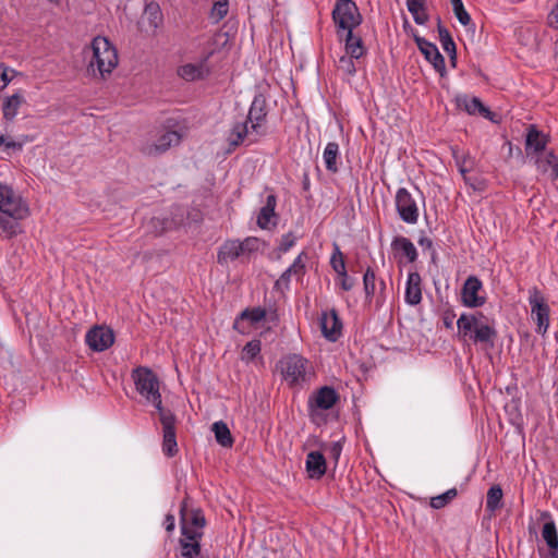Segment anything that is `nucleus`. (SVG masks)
Returning <instances> with one entry per match:
<instances>
[{"instance_id":"obj_1","label":"nucleus","mask_w":558,"mask_h":558,"mask_svg":"<svg viewBox=\"0 0 558 558\" xmlns=\"http://www.w3.org/2000/svg\"><path fill=\"white\" fill-rule=\"evenodd\" d=\"M268 109L267 97L264 93L255 94L244 120L236 121L228 134L229 151L245 143H256L260 137L266 136V122Z\"/></svg>"},{"instance_id":"obj_2","label":"nucleus","mask_w":558,"mask_h":558,"mask_svg":"<svg viewBox=\"0 0 558 558\" xmlns=\"http://www.w3.org/2000/svg\"><path fill=\"white\" fill-rule=\"evenodd\" d=\"M458 332L465 341L481 344L484 349L492 350L498 332L495 328V320L482 312L463 313L457 320Z\"/></svg>"},{"instance_id":"obj_3","label":"nucleus","mask_w":558,"mask_h":558,"mask_svg":"<svg viewBox=\"0 0 558 558\" xmlns=\"http://www.w3.org/2000/svg\"><path fill=\"white\" fill-rule=\"evenodd\" d=\"M93 59L89 61L87 72L93 76L97 74L106 78L118 65L116 47L106 38L97 36L92 41Z\"/></svg>"},{"instance_id":"obj_4","label":"nucleus","mask_w":558,"mask_h":558,"mask_svg":"<svg viewBox=\"0 0 558 558\" xmlns=\"http://www.w3.org/2000/svg\"><path fill=\"white\" fill-rule=\"evenodd\" d=\"M131 377L135 384L136 391L145 398L147 403L153 404L158 413L166 411L162 407L160 381L157 375L146 366H137L132 371Z\"/></svg>"},{"instance_id":"obj_5","label":"nucleus","mask_w":558,"mask_h":558,"mask_svg":"<svg viewBox=\"0 0 558 558\" xmlns=\"http://www.w3.org/2000/svg\"><path fill=\"white\" fill-rule=\"evenodd\" d=\"M277 367L282 379L291 388H302L308 381V361L300 354H288L283 356Z\"/></svg>"},{"instance_id":"obj_6","label":"nucleus","mask_w":558,"mask_h":558,"mask_svg":"<svg viewBox=\"0 0 558 558\" xmlns=\"http://www.w3.org/2000/svg\"><path fill=\"white\" fill-rule=\"evenodd\" d=\"M331 17L337 26L339 38H342L343 33L353 32L363 21L362 14L353 0H337Z\"/></svg>"},{"instance_id":"obj_7","label":"nucleus","mask_w":558,"mask_h":558,"mask_svg":"<svg viewBox=\"0 0 558 558\" xmlns=\"http://www.w3.org/2000/svg\"><path fill=\"white\" fill-rule=\"evenodd\" d=\"M187 500V497L184 498L180 505L181 533L183 537L195 541L203 536L201 530L205 526L206 519L202 509H189Z\"/></svg>"},{"instance_id":"obj_8","label":"nucleus","mask_w":558,"mask_h":558,"mask_svg":"<svg viewBox=\"0 0 558 558\" xmlns=\"http://www.w3.org/2000/svg\"><path fill=\"white\" fill-rule=\"evenodd\" d=\"M340 400L337 390L331 386L318 388L307 400V411L312 422L322 415L320 411L332 409Z\"/></svg>"},{"instance_id":"obj_9","label":"nucleus","mask_w":558,"mask_h":558,"mask_svg":"<svg viewBox=\"0 0 558 558\" xmlns=\"http://www.w3.org/2000/svg\"><path fill=\"white\" fill-rule=\"evenodd\" d=\"M529 304L532 319L536 323V332L545 335L549 327V305L537 287L529 289Z\"/></svg>"},{"instance_id":"obj_10","label":"nucleus","mask_w":558,"mask_h":558,"mask_svg":"<svg viewBox=\"0 0 558 558\" xmlns=\"http://www.w3.org/2000/svg\"><path fill=\"white\" fill-rule=\"evenodd\" d=\"M395 206L399 218L403 222L415 225L418 221L420 209L417 203L405 187H399L397 190Z\"/></svg>"},{"instance_id":"obj_11","label":"nucleus","mask_w":558,"mask_h":558,"mask_svg":"<svg viewBox=\"0 0 558 558\" xmlns=\"http://www.w3.org/2000/svg\"><path fill=\"white\" fill-rule=\"evenodd\" d=\"M159 414V421L162 425V452L172 458L178 453L177 444V416L171 410L162 411Z\"/></svg>"},{"instance_id":"obj_12","label":"nucleus","mask_w":558,"mask_h":558,"mask_svg":"<svg viewBox=\"0 0 558 558\" xmlns=\"http://www.w3.org/2000/svg\"><path fill=\"white\" fill-rule=\"evenodd\" d=\"M85 342L90 350L102 352L114 343V332L107 326H94L86 332Z\"/></svg>"},{"instance_id":"obj_13","label":"nucleus","mask_w":558,"mask_h":558,"mask_svg":"<svg viewBox=\"0 0 558 558\" xmlns=\"http://www.w3.org/2000/svg\"><path fill=\"white\" fill-rule=\"evenodd\" d=\"M414 41L421 53L433 65L435 71L438 72L440 76H444L446 74L445 58L439 52L437 46L424 37H421L418 34H414Z\"/></svg>"},{"instance_id":"obj_14","label":"nucleus","mask_w":558,"mask_h":558,"mask_svg":"<svg viewBox=\"0 0 558 558\" xmlns=\"http://www.w3.org/2000/svg\"><path fill=\"white\" fill-rule=\"evenodd\" d=\"M481 290H483L482 281L476 276H469L461 290L462 304L470 308H476L484 305L486 298L478 294Z\"/></svg>"},{"instance_id":"obj_15","label":"nucleus","mask_w":558,"mask_h":558,"mask_svg":"<svg viewBox=\"0 0 558 558\" xmlns=\"http://www.w3.org/2000/svg\"><path fill=\"white\" fill-rule=\"evenodd\" d=\"M213 53V50L207 51L201 57L197 63H186L179 66L178 75L187 82L205 78L210 73L207 63Z\"/></svg>"},{"instance_id":"obj_16","label":"nucleus","mask_w":558,"mask_h":558,"mask_svg":"<svg viewBox=\"0 0 558 558\" xmlns=\"http://www.w3.org/2000/svg\"><path fill=\"white\" fill-rule=\"evenodd\" d=\"M549 135L539 131L535 124L526 128L525 134V154L527 157H535L543 154L549 143Z\"/></svg>"},{"instance_id":"obj_17","label":"nucleus","mask_w":558,"mask_h":558,"mask_svg":"<svg viewBox=\"0 0 558 558\" xmlns=\"http://www.w3.org/2000/svg\"><path fill=\"white\" fill-rule=\"evenodd\" d=\"M323 336L329 341H337L342 335V322L336 308L323 312L319 318Z\"/></svg>"},{"instance_id":"obj_18","label":"nucleus","mask_w":558,"mask_h":558,"mask_svg":"<svg viewBox=\"0 0 558 558\" xmlns=\"http://www.w3.org/2000/svg\"><path fill=\"white\" fill-rule=\"evenodd\" d=\"M376 274L372 267H367L363 275V286L365 292V301L371 303L376 298L377 305H381L385 301L386 283L384 280L379 281V290L376 287Z\"/></svg>"},{"instance_id":"obj_19","label":"nucleus","mask_w":558,"mask_h":558,"mask_svg":"<svg viewBox=\"0 0 558 558\" xmlns=\"http://www.w3.org/2000/svg\"><path fill=\"white\" fill-rule=\"evenodd\" d=\"M457 106L465 110L469 114H478L489 121L495 122L496 113L489 110L478 97H469L468 95H458L456 97Z\"/></svg>"},{"instance_id":"obj_20","label":"nucleus","mask_w":558,"mask_h":558,"mask_svg":"<svg viewBox=\"0 0 558 558\" xmlns=\"http://www.w3.org/2000/svg\"><path fill=\"white\" fill-rule=\"evenodd\" d=\"M277 196L270 193L266 197L265 205L259 209L256 223L260 229L270 230L278 225V215L276 214Z\"/></svg>"},{"instance_id":"obj_21","label":"nucleus","mask_w":558,"mask_h":558,"mask_svg":"<svg viewBox=\"0 0 558 558\" xmlns=\"http://www.w3.org/2000/svg\"><path fill=\"white\" fill-rule=\"evenodd\" d=\"M267 316V311L264 307H247L240 313V315L235 318L233 323V329L240 332L241 335H247L250 332V328L244 325V320H248L251 325H255Z\"/></svg>"},{"instance_id":"obj_22","label":"nucleus","mask_w":558,"mask_h":558,"mask_svg":"<svg viewBox=\"0 0 558 558\" xmlns=\"http://www.w3.org/2000/svg\"><path fill=\"white\" fill-rule=\"evenodd\" d=\"M0 215L11 217L14 220H23L29 215V209L22 197L14 192L9 201L0 205Z\"/></svg>"},{"instance_id":"obj_23","label":"nucleus","mask_w":558,"mask_h":558,"mask_svg":"<svg viewBox=\"0 0 558 558\" xmlns=\"http://www.w3.org/2000/svg\"><path fill=\"white\" fill-rule=\"evenodd\" d=\"M391 250L396 258L400 257L399 262H401V257H404L408 263H414L418 256L417 250L411 240L402 235H397L392 239Z\"/></svg>"},{"instance_id":"obj_24","label":"nucleus","mask_w":558,"mask_h":558,"mask_svg":"<svg viewBox=\"0 0 558 558\" xmlns=\"http://www.w3.org/2000/svg\"><path fill=\"white\" fill-rule=\"evenodd\" d=\"M404 301L412 306L420 304L422 301V278L417 271L408 274Z\"/></svg>"},{"instance_id":"obj_25","label":"nucleus","mask_w":558,"mask_h":558,"mask_svg":"<svg viewBox=\"0 0 558 558\" xmlns=\"http://www.w3.org/2000/svg\"><path fill=\"white\" fill-rule=\"evenodd\" d=\"M535 166L539 173L548 174L554 181L558 179V156L554 150L535 156Z\"/></svg>"},{"instance_id":"obj_26","label":"nucleus","mask_w":558,"mask_h":558,"mask_svg":"<svg viewBox=\"0 0 558 558\" xmlns=\"http://www.w3.org/2000/svg\"><path fill=\"white\" fill-rule=\"evenodd\" d=\"M306 472L311 478H322L327 470V463L320 451H311L307 453L305 461Z\"/></svg>"},{"instance_id":"obj_27","label":"nucleus","mask_w":558,"mask_h":558,"mask_svg":"<svg viewBox=\"0 0 558 558\" xmlns=\"http://www.w3.org/2000/svg\"><path fill=\"white\" fill-rule=\"evenodd\" d=\"M242 255L243 247L240 244V240H227L218 250L217 263L227 265L229 262H233Z\"/></svg>"},{"instance_id":"obj_28","label":"nucleus","mask_w":558,"mask_h":558,"mask_svg":"<svg viewBox=\"0 0 558 558\" xmlns=\"http://www.w3.org/2000/svg\"><path fill=\"white\" fill-rule=\"evenodd\" d=\"M181 142V134L177 131H166L161 134L156 143L148 148L149 155H159L167 151L171 146Z\"/></svg>"},{"instance_id":"obj_29","label":"nucleus","mask_w":558,"mask_h":558,"mask_svg":"<svg viewBox=\"0 0 558 558\" xmlns=\"http://www.w3.org/2000/svg\"><path fill=\"white\" fill-rule=\"evenodd\" d=\"M343 34L345 53L355 58L356 62H359V60L367 52L362 37L355 35L354 32H348Z\"/></svg>"},{"instance_id":"obj_30","label":"nucleus","mask_w":558,"mask_h":558,"mask_svg":"<svg viewBox=\"0 0 558 558\" xmlns=\"http://www.w3.org/2000/svg\"><path fill=\"white\" fill-rule=\"evenodd\" d=\"M25 102V98L20 93L5 97L1 105L3 119L7 122H12L17 116L20 107Z\"/></svg>"},{"instance_id":"obj_31","label":"nucleus","mask_w":558,"mask_h":558,"mask_svg":"<svg viewBox=\"0 0 558 558\" xmlns=\"http://www.w3.org/2000/svg\"><path fill=\"white\" fill-rule=\"evenodd\" d=\"M339 145L336 142H329L323 153V159L325 162L326 169L331 173H337L339 171L338 167V158H339Z\"/></svg>"},{"instance_id":"obj_32","label":"nucleus","mask_w":558,"mask_h":558,"mask_svg":"<svg viewBox=\"0 0 558 558\" xmlns=\"http://www.w3.org/2000/svg\"><path fill=\"white\" fill-rule=\"evenodd\" d=\"M211 430L215 434L216 441L220 446L225 448H231L233 446L234 439L228 425L223 421L215 422L211 426Z\"/></svg>"},{"instance_id":"obj_33","label":"nucleus","mask_w":558,"mask_h":558,"mask_svg":"<svg viewBox=\"0 0 558 558\" xmlns=\"http://www.w3.org/2000/svg\"><path fill=\"white\" fill-rule=\"evenodd\" d=\"M425 5L426 0H407V8L418 25H425L429 19Z\"/></svg>"},{"instance_id":"obj_34","label":"nucleus","mask_w":558,"mask_h":558,"mask_svg":"<svg viewBox=\"0 0 558 558\" xmlns=\"http://www.w3.org/2000/svg\"><path fill=\"white\" fill-rule=\"evenodd\" d=\"M504 493L499 485H493L486 496V510L494 513L497 510L501 509Z\"/></svg>"},{"instance_id":"obj_35","label":"nucleus","mask_w":558,"mask_h":558,"mask_svg":"<svg viewBox=\"0 0 558 558\" xmlns=\"http://www.w3.org/2000/svg\"><path fill=\"white\" fill-rule=\"evenodd\" d=\"M262 342L259 339L248 341L242 349L241 360L245 363H252L257 357H260Z\"/></svg>"},{"instance_id":"obj_36","label":"nucleus","mask_w":558,"mask_h":558,"mask_svg":"<svg viewBox=\"0 0 558 558\" xmlns=\"http://www.w3.org/2000/svg\"><path fill=\"white\" fill-rule=\"evenodd\" d=\"M332 246H333V250H332V253L330 256L329 264H330V267L332 268V270L336 272L337 277H339L348 271L347 265H345V258H344V254L340 250V246L336 242L333 243Z\"/></svg>"},{"instance_id":"obj_37","label":"nucleus","mask_w":558,"mask_h":558,"mask_svg":"<svg viewBox=\"0 0 558 558\" xmlns=\"http://www.w3.org/2000/svg\"><path fill=\"white\" fill-rule=\"evenodd\" d=\"M542 536L546 542L548 549H558V532L553 520L544 523L542 529Z\"/></svg>"},{"instance_id":"obj_38","label":"nucleus","mask_w":558,"mask_h":558,"mask_svg":"<svg viewBox=\"0 0 558 558\" xmlns=\"http://www.w3.org/2000/svg\"><path fill=\"white\" fill-rule=\"evenodd\" d=\"M437 32L442 49L448 53L457 51L456 43L450 32L441 24L440 17L437 19Z\"/></svg>"},{"instance_id":"obj_39","label":"nucleus","mask_w":558,"mask_h":558,"mask_svg":"<svg viewBox=\"0 0 558 558\" xmlns=\"http://www.w3.org/2000/svg\"><path fill=\"white\" fill-rule=\"evenodd\" d=\"M20 220H14L11 217L0 215V230L8 239L15 236L21 232Z\"/></svg>"},{"instance_id":"obj_40","label":"nucleus","mask_w":558,"mask_h":558,"mask_svg":"<svg viewBox=\"0 0 558 558\" xmlns=\"http://www.w3.org/2000/svg\"><path fill=\"white\" fill-rule=\"evenodd\" d=\"M199 538H195V541H191L187 538H181L180 545L182 548V556L185 558H196L201 557V544L198 542Z\"/></svg>"},{"instance_id":"obj_41","label":"nucleus","mask_w":558,"mask_h":558,"mask_svg":"<svg viewBox=\"0 0 558 558\" xmlns=\"http://www.w3.org/2000/svg\"><path fill=\"white\" fill-rule=\"evenodd\" d=\"M458 495V490L456 488H450L444 494L435 496L430 499V507L434 509H441L450 504Z\"/></svg>"},{"instance_id":"obj_42","label":"nucleus","mask_w":558,"mask_h":558,"mask_svg":"<svg viewBox=\"0 0 558 558\" xmlns=\"http://www.w3.org/2000/svg\"><path fill=\"white\" fill-rule=\"evenodd\" d=\"M355 61V58L345 53L344 56L339 58L338 69L342 71L344 74L353 76L357 70Z\"/></svg>"},{"instance_id":"obj_43","label":"nucleus","mask_w":558,"mask_h":558,"mask_svg":"<svg viewBox=\"0 0 558 558\" xmlns=\"http://www.w3.org/2000/svg\"><path fill=\"white\" fill-rule=\"evenodd\" d=\"M450 2L458 21L464 26L469 25L471 23V16L464 9L462 0H450Z\"/></svg>"},{"instance_id":"obj_44","label":"nucleus","mask_w":558,"mask_h":558,"mask_svg":"<svg viewBox=\"0 0 558 558\" xmlns=\"http://www.w3.org/2000/svg\"><path fill=\"white\" fill-rule=\"evenodd\" d=\"M306 257H307L306 253L301 252L295 257L293 263L288 267L290 269V271L293 272V276H295L298 278H302L305 275L306 267H305V263H304L303 258H306Z\"/></svg>"},{"instance_id":"obj_45","label":"nucleus","mask_w":558,"mask_h":558,"mask_svg":"<svg viewBox=\"0 0 558 558\" xmlns=\"http://www.w3.org/2000/svg\"><path fill=\"white\" fill-rule=\"evenodd\" d=\"M229 10L228 0H218L214 3L210 12V16L216 21H221L227 14Z\"/></svg>"},{"instance_id":"obj_46","label":"nucleus","mask_w":558,"mask_h":558,"mask_svg":"<svg viewBox=\"0 0 558 558\" xmlns=\"http://www.w3.org/2000/svg\"><path fill=\"white\" fill-rule=\"evenodd\" d=\"M146 12L149 14V25L153 28H157L162 20L159 5L150 3L146 7Z\"/></svg>"},{"instance_id":"obj_47","label":"nucleus","mask_w":558,"mask_h":558,"mask_svg":"<svg viewBox=\"0 0 558 558\" xmlns=\"http://www.w3.org/2000/svg\"><path fill=\"white\" fill-rule=\"evenodd\" d=\"M336 284L344 292L351 291L355 284L356 279L348 275V271L339 277H336Z\"/></svg>"},{"instance_id":"obj_48","label":"nucleus","mask_w":558,"mask_h":558,"mask_svg":"<svg viewBox=\"0 0 558 558\" xmlns=\"http://www.w3.org/2000/svg\"><path fill=\"white\" fill-rule=\"evenodd\" d=\"M259 239L256 236H247L243 241H240L243 247V255L257 252L259 250Z\"/></svg>"},{"instance_id":"obj_49","label":"nucleus","mask_w":558,"mask_h":558,"mask_svg":"<svg viewBox=\"0 0 558 558\" xmlns=\"http://www.w3.org/2000/svg\"><path fill=\"white\" fill-rule=\"evenodd\" d=\"M293 276V272L290 271L289 268H287L282 274L281 276L279 277V279L276 280L275 284H274V288L275 290L277 291H286V290H289L290 288V280H291V277Z\"/></svg>"},{"instance_id":"obj_50","label":"nucleus","mask_w":558,"mask_h":558,"mask_svg":"<svg viewBox=\"0 0 558 558\" xmlns=\"http://www.w3.org/2000/svg\"><path fill=\"white\" fill-rule=\"evenodd\" d=\"M295 241H296V238L293 234V232L290 231V232L283 234L281 236L279 246H278V251L280 253H287L292 246H294Z\"/></svg>"},{"instance_id":"obj_51","label":"nucleus","mask_w":558,"mask_h":558,"mask_svg":"<svg viewBox=\"0 0 558 558\" xmlns=\"http://www.w3.org/2000/svg\"><path fill=\"white\" fill-rule=\"evenodd\" d=\"M418 244L424 248V250H429L432 253H430V257H432V262H435L436 257H437V252L436 250L434 248V244H433V241L432 239L427 238V236H421L418 239Z\"/></svg>"},{"instance_id":"obj_52","label":"nucleus","mask_w":558,"mask_h":558,"mask_svg":"<svg viewBox=\"0 0 558 558\" xmlns=\"http://www.w3.org/2000/svg\"><path fill=\"white\" fill-rule=\"evenodd\" d=\"M329 457L335 461V463H338L339 458L342 452V444L341 441H335L332 442L328 448Z\"/></svg>"},{"instance_id":"obj_53","label":"nucleus","mask_w":558,"mask_h":558,"mask_svg":"<svg viewBox=\"0 0 558 558\" xmlns=\"http://www.w3.org/2000/svg\"><path fill=\"white\" fill-rule=\"evenodd\" d=\"M4 146L5 149L22 150L23 143L15 141H7L4 135L0 132V148Z\"/></svg>"},{"instance_id":"obj_54","label":"nucleus","mask_w":558,"mask_h":558,"mask_svg":"<svg viewBox=\"0 0 558 558\" xmlns=\"http://www.w3.org/2000/svg\"><path fill=\"white\" fill-rule=\"evenodd\" d=\"M547 25L554 29H558V2L547 15Z\"/></svg>"},{"instance_id":"obj_55","label":"nucleus","mask_w":558,"mask_h":558,"mask_svg":"<svg viewBox=\"0 0 558 558\" xmlns=\"http://www.w3.org/2000/svg\"><path fill=\"white\" fill-rule=\"evenodd\" d=\"M13 193L14 191L10 185L0 182V205L3 202L9 201L10 197H12Z\"/></svg>"},{"instance_id":"obj_56","label":"nucleus","mask_w":558,"mask_h":558,"mask_svg":"<svg viewBox=\"0 0 558 558\" xmlns=\"http://www.w3.org/2000/svg\"><path fill=\"white\" fill-rule=\"evenodd\" d=\"M454 317H456V314H454L453 310L449 308V310L445 311V313L442 315V323L446 328L452 329Z\"/></svg>"},{"instance_id":"obj_57","label":"nucleus","mask_w":558,"mask_h":558,"mask_svg":"<svg viewBox=\"0 0 558 558\" xmlns=\"http://www.w3.org/2000/svg\"><path fill=\"white\" fill-rule=\"evenodd\" d=\"M174 515L171 513H168L165 518L163 525L167 532H172L174 530Z\"/></svg>"},{"instance_id":"obj_58","label":"nucleus","mask_w":558,"mask_h":558,"mask_svg":"<svg viewBox=\"0 0 558 558\" xmlns=\"http://www.w3.org/2000/svg\"><path fill=\"white\" fill-rule=\"evenodd\" d=\"M403 28H404L405 33L411 34L413 38H414V34H417V31L411 26V24L409 23V21L407 19L404 20Z\"/></svg>"},{"instance_id":"obj_59","label":"nucleus","mask_w":558,"mask_h":558,"mask_svg":"<svg viewBox=\"0 0 558 558\" xmlns=\"http://www.w3.org/2000/svg\"><path fill=\"white\" fill-rule=\"evenodd\" d=\"M310 186H311L310 177H308V173L305 172L303 174L302 187H303L304 191H308Z\"/></svg>"},{"instance_id":"obj_60","label":"nucleus","mask_w":558,"mask_h":558,"mask_svg":"<svg viewBox=\"0 0 558 558\" xmlns=\"http://www.w3.org/2000/svg\"><path fill=\"white\" fill-rule=\"evenodd\" d=\"M458 166H459V171L463 175H465V173L470 171V169L465 167V160H463L461 163L458 162Z\"/></svg>"},{"instance_id":"obj_61","label":"nucleus","mask_w":558,"mask_h":558,"mask_svg":"<svg viewBox=\"0 0 558 558\" xmlns=\"http://www.w3.org/2000/svg\"><path fill=\"white\" fill-rule=\"evenodd\" d=\"M448 56H449L451 66L454 68L457 64V51L448 53Z\"/></svg>"},{"instance_id":"obj_62","label":"nucleus","mask_w":558,"mask_h":558,"mask_svg":"<svg viewBox=\"0 0 558 558\" xmlns=\"http://www.w3.org/2000/svg\"><path fill=\"white\" fill-rule=\"evenodd\" d=\"M1 80L3 81V87H5L11 82V78L8 76L5 71L2 73Z\"/></svg>"},{"instance_id":"obj_63","label":"nucleus","mask_w":558,"mask_h":558,"mask_svg":"<svg viewBox=\"0 0 558 558\" xmlns=\"http://www.w3.org/2000/svg\"><path fill=\"white\" fill-rule=\"evenodd\" d=\"M546 558H558V549H549Z\"/></svg>"},{"instance_id":"obj_64","label":"nucleus","mask_w":558,"mask_h":558,"mask_svg":"<svg viewBox=\"0 0 558 558\" xmlns=\"http://www.w3.org/2000/svg\"><path fill=\"white\" fill-rule=\"evenodd\" d=\"M272 322L277 319V315L276 313L274 314V316L270 318Z\"/></svg>"}]
</instances>
